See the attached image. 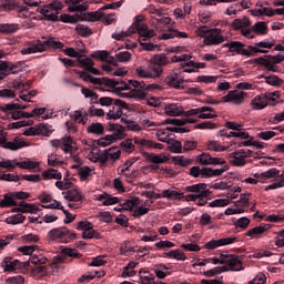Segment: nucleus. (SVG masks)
Instances as JSON below:
<instances>
[{
	"label": "nucleus",
	"instance_id": "nucleus-1",
	"mask_svg": "<svg viewBox=\"0 0 284 284\" xmlns=\"http://www.w3.org/2000/svg\"><path fill=\"white\" fill-rule=\"evenodd\" d=\"M184 192H189V194L184 195V201H187L189 203L210 196V189H207V184L205 183L185 186Z\"/></svg>",
	"mask_w": 284,
	"mask_h": 284
},
{
	"label": "nucleus",
	"instance_id": "nucleus-2",
	"mask_svg": "<svg viewBox=\"0 0 284 284\" xmlns=\"http://www.w3.org/2000/svg\"><path fill=\"white\" fill-rule=\"evenodd\" d=\"M284 61V54L277 53L276 55H263L260 58H256L253 60V63H256L257 65H262V68H265L268 72H280L278 63H283Z\"/></svg>",
	"mask_w": 284,
	"mask_h": 284
},
{
	"label": "nucleus",
	"instance_id": "nucleus-3",
	"mask_svg": "<svg viewBox=\"0 0 284 284\" xmlns=\"http://www.w3.org/2000/svg\"><path fill=\"white\" fill-rule=\"evenodd\" d=\"M252 156H254V151L250 149H237L229 154V161L234 168H245Z\"/></svg>",
	"mask_w": 284,
	"mask_h": 284
},
{
	"label": "nucleus",
	"instance_id": "nucleus-4",
	"mask_svg": "<svg viewBox=\"0 0 284 284\" xmlns=\"http://www.w3.org/2000/svg\"><path fill=\"white\" fill-rule=\"evenodd\" d=\"M139 205H141V200L139 197H132L131 200L121 202L122 210H130V212H132V216L135 219H141V216H145V214L150 212V207Z\"/></svg>",
	"mask_w": 284,
	"mask_h": 284
},
{
	"label": "nucleus",
	"instance_id": "nucleus-5",
	"mask_svg": "<svg viewBox=\"0 0 284 284\" xmlns=\"http://www.w3.org/2000/svg\"><path fill=\"white\" fill-rule=\"evenodd\" d=\"M61 10H63V2H61V0H53L48 6L40 8V14H42L47 21H59V11Z\"/></svg>",
	"mask_w": 284,
	"mask_h": 284
},
{
	"label": "nucleus",
	"instance_id": "nucleus-6",
	"mask_svg": "<svg viewBox=\"0 0 284 284\" xmlns=\"http://www.w3.org/2000/svg\"><path fill=\"white\" fill-rule=\"evenodd\" d=\"M48 237L49 241H55V243H70L77 235L70 232L68 227L61 226L49 231Z\"/></svg>",
	"mask_w": 284,
	"mask_h": 284
},
{
	"label": "nucleus",
	"instance_id": "nucleus-7",
	"mask_svg": "<svg viewBox=\"0 0 284 284\" xmlns=\"http://www.w3.org/2000/svg\"><path fill=\"white\" fill-rule=\"evenodd\" d=\"M63 199L67 201L68 207L71 210H79L83 205V192L79 189H71L63 192Z\"/></svg>",
	"mask_w": 284,
	"mask_h": 284
},
{
	"label": "nucleus",
	"instance_id": "nucleus-8",
	"mask_svg": "<svg viewBox=\"0 0 284 284\" xmlns=\"http://www.w3.org/2000/svg\"><path fill=\"white\" fill-rule=\"evenodd\" d=\"M78 77L82 79V81H89L93 85H106V88H114L116 85V82L114 79L110 78H94L85 71H75Z\"/></svg>",
	"mask_w": 284,
	"mask_h": 284
},
{
	"label": "nucleus",
	"instance_id": "nucleus-9",
	"mask_svg": "<svg viewBox=\"0 0 284 284\" xmlns=\"http://www.w3.org/2000/svg\"><path fill=\"white\" fill-rule=\"evenodd\" d=\"M224 48H229V52H235V54H241L242 57H252V52H258V50L254 47H247L245 49V44L239 41H232L224 44Z\"/></svg>",
	"mask_w": 284,
	"mask_h": 284
},
{
	"label": "nucleus",
	"instance_id": "nucleus-10",
	"mask_svg": "<svg viewBox=\"0 0 284 284\" xmlns=\"http://www.w3.org/2000/svg\"><path fill=\"white\" fill-rule=\"evenodd\" d=\"M250 26H252V22L250 21V18H237L233 20L232 28L233 30H240L241 34L243 37H246L247 39H252V30H250Z\"/></svg>",
	"mask_w": 284,
	"mask_h": 284
},
{
	"label": "nucleus",
	"instance_id": "nucleus-11",
	"mask_svg": "<svg viewBox=\"0 0 284 284\" xmlns=\"http://www.w3.org/2000/svg\"><path fill=\"white\" fill-rule=\"evenodd\" d=\"M26 141L16 138L12 141H8V139H6V132L2 133V135H0V148H3L4 150H12V151H17V150H21V148H26Z\"/></svg>",
	"mask_w": 284,
	"mask_h": 284
},
{
	"label": "nucleus",
	"instance_id": "nucleus-12",
	"mask_svg": "<svg viewBox=\"0 0 284 284\" xmlns=\"http://www.w3.org/2000/svg\"><path fill=\"white\" fill-rule=\"evenodd\" d=\"M245 97H247V93L241 91V90H232L229 91L226 95H224L222 99L224 103H232L233 105H242L245 101Z\"/></svg>",
	"mask_w": 284,
	"mask_h": 284
},
{
	"label": "nucleus",
	"instance_id": "nucleus-13",
	"mask_svg": "<svg viewBox=\"0 0 284 284\" xmlns=\"http://www.w3.org/2000/svg\"><path fill=\"white\" fill-rule=\"evenodd\" d=\"M224 265H227L230 268L229 272H243V261L239 255L230 254L224 255Z\"/></svg>",
	"mask_w": 284,
	"mask_h": 284
},
{
	"label": "nucleus",
	"instance_id": "nucleus-14",
	"mask_svg": "<svg viewBox=\"0 0 284 284\" xmlns=\"http://www.w3.org/2000/svg\"><path fill=\"white\" fill-rule=\"evenodd\" d=\"M54 132V129L50 124L40 123L29 130V133L27 135L32 136H50Z\"/></svg>",
	"mask_w": 284,
	"mask_h": 284
},
{
	"label": "nucleus",
	"instance_id": "nucleus-15",
	"mask_svg": "<svg viewBox=\"0 0 284 284\" xmlns=\"http://www.w3.org/2000/svg\"><path fill=\"white\" fill-rule=\"evenodd\" d=\"M253 17H274L275 12L270 4L265 2H257L255 9L251 10Z\"/></svg>",
	"mask_w": 284,
	"mask_h": 284
},
{
	"label": "nucleus",
	"instance_id": "nucleus-16",
	"mask_svg": "<svg viewBox=\"0 0 284 284\" xmlns=\"http://www.w3.org/2000/svg\"><path fill=\"white\" fill-rule=\"evenodd\" d=\"M131 28H133L131 29L132 34L138 32L140 39H144V41H146V39H152V37H156V32L153 29H150L148 24H135Z\"/></svg>",
	"mask_w": 284,
	"mask_h": 284
},
{
	"label": "nucleus",
	"instance_id": "nucleus-17",
	"mask_svg": "<svg viewBox=\"0 0 284 284\" xmlns=\"http://www.w3.org/2000/svg\"><path fill=\"white\" fill-rule=\"evenodd\" d=\"M232 243H236V236H229L220 240H211L204 245V247L206 250H216V247H225V245H232Z\"/></svg>",
	"mask_w": 284,
	"mask_h": 284
},
{
	"label": "nucleus",
	"instance_id": "nucleus-18",
	"mask_svg": "<svg viewBox=\"0 0 284 284\" xmlns=\"http://www.w3.org/2000/svg\"><path fill=\"white\" fill-rule=\"evenodd\" d=\"M225 41V38H223V34H221V30L214 29L209 32L206 36V39L203 40L204 45H219Z\"/></svg>",
	"mask_w": 284,
	"mask_h": 284
},
{
	"label": "nucleus",
	"instance_id": "nucleus-19",
	"mask_svg": "<svg viewBox=\"0 0 284 284\" xmlns=\"http://www.w3.org/2000/svg\"><path fill=\"white\" fill-rule=\"evenodd\" d=\"M114 105L109 110V112L106 113V119L109 121H116L118 119H121V116H123V105H125V103L121 102V100H114Z\"/></svg>",
	"mask_w": 284,
	"mask_h": 284
},
{
	"label": "nucleus",
	"instance_id": "nucleus-20",
	"mask_svg": "<svg viewBox=\"0 0 284 284\" xmlns=\"http://www.w3.org/2000/svg\"><path fill=\"white\" fill-rule=\"evenodd\" d=\"M21 54H37V52H45V44L43 41L38 40L36 42L29 43L28 47L21 49Z\"/></svg>",
	"mask_w": 284,
	"mask_h": 284
},
{
	"label": "nucleus",
	"instance_id": "nucleus-21",
	"mask_svg": "<svg viewBox=\"0 0 284 284\" xmlns=\"http://www.w3.org/2000/svg\"><path fill=\"white\" fill-rule=\"evenodd\" d=\"M133 141H134L135 145L145 148V150H163L162 143L154 142L152 140H148V139H143V138H134Z\"/></svg>",
	"mask_w": 284,
	"mask_h": 284
},
{
	"label": "nucleus",
	"instance_id": "nucleus-22",
	"mask_svg": "<svg viewBox=\"0 0 284 284\" xmlns=\"http://www.w3.org/2000/svg\"><path fill=\"white\" fill-rule=\"evenodd\" d=\"M199 163L201 165H225L223 158H212L209 153H202L199 155Z\"/></svg>",
	"mask_w": 284,
	"mask_h": 284
},
{
	"label": "nucleus",
	"instance_id": "nucleus-23",
	"mask_svg": "<svg viewBox=\"0 0 284 284\" xmlns=\"http://www.w3.org/2000/svg\"><path fill=\"white\" fill-rule=\"evenodd\" d=\"M183 77L179 75L178 73H171L165 78V83L170 88H174V90H183Z\"/></svg>",
	"mask_w": 284,
	"mask_h": 284
},
{
	"label": "nucleus",
	"instance_id": "nucleus-24",
	"mask_svg": "<svg viewBox=\"0 0 284 284\" xmlns=\"http://www.w3.org/2000/svg\"><path fill=\"white\" fill-rule=\"evenodd\" d=\"M154 27L159 32H165V30H172V18L170 17H160L154 18Z\"/></svg>",
	"mask_w": 284,
	"mask_h": 284
},
{
	"label": "nucleus",
	"instance_id": "nucleus-25",
	"mask_svg": "<svg viewBox=\"0 0 284 284\" xmlns=\"http://www.w3.org/2000/svg\"><path fill=\"white\" fill-rule=\"evenodd\" d=\"M109 132H111V136L115 141H121L122 139H125V128L119 123H109Z\"/></svg>",
	"mask_w": 284,
	"mask_h": 284
},
{
	"label": "nucleus",
	"instance_id": "nucleus-26",
	"mask_svg": "<svg viewBox=\"0 0 284 284\" xmlns=\"http://www.w3.org/2000/svg\"><path fill=\"white\" fill-rule=\"evenodd\" d=\"M41 204L45 210H63L61 202L52 199V195H43L41 199Z\"/></svg>",
	"mask_w": 284,
	"mask_h": 284
},
{
	"label": "nucleus",
	"instance_id": "nucleus-27",
	"mask_svg": "<svg viewBox=\"0 0 284 284\" xmlns=\"http://www.w3.org/2000/svg\"><path fill=\"white\" fill-rule=\"evenodd\" d=\"M270 224H260L253 229H250L246 232V236H248L250 239H258V236H263V234H267V232H270Z\"/></svg>",
	"mask_w": 284,
	"mask_h": 284
},
{
	"label": "nucleus",
	"instance_id": "nucleus-28",
	"mask_svg": "<svg viewBox=\"0 0 284 284\" xmlns=\"http://www.w3.org/2000/svg\"><path fill=\"white\" fill-rule=\"evenodd\" d=\"M229 170H230L229 166H223L221 169L202 168V179H212V176H222Z\"/></svg>",
	"mask_w": 284,
	"mask_h": 284
},
{
	"label": "nucleus",
	"instance_id": "nucleus-29",
	"mask_svg": "<svg viewBox=\"0 0 284 284\" xmlns=\"http://www.w3.org/2000/svg\"><path fill=\"white\" fill-rule=\"evenodd\" d=\"M144 156L149 163H154V165L168 163V161H170V158L165 153H144Z\"/></svg>",
	"mask_w": 284,
	"mask_h": 284
},
{
	"label": "nucleus",
	"instance_id": "nucleus-30",
	"mask_svg": "<svg viewBox=\"0 0 284 284\" xmlns=\"http://www.w3.org/2000/svg\"><path fill=\"white\" fill-rule=\"evenodd\" d=\"M93 59H99L100 61H104L105 63H111V65H119V62L114 59V57L110 55V52L102 50L95 51L92 53Z\"/></svg>",
	"mask_w": 284,
	"mask_h": 284
},
{
	"label": "nucleus",
	"instance_id": "nucleus-31",
	"mask_svg": "<svg viewBox=\"0 0 284 284\" xmlns=\"http://www.w3.org/2000/svg\"><path fill=\"white\" fill-rule=\"evenodd\" d=\"M1 8L6 10L7 12H10L12 10H16V12H26L27 8L19 6V2L17 0H1Z\"/></svg>",
	"mask_w": 284,
	"mask_h": 284
},
{
	"label": "nucleus",
	"instance_id": "nucleus-32",
	"mask_svg": "<svg viewBox=\"0 0 284 284\" xmlns=\"http://www.w3.org/2000/svg\"><path fill=\"white\" fill-rule=\"evenodd\" d=\"M1 267L3 268V272H14L21 267V262L19 260L12 261V257H4L1 262Z\"/></svg>",
	"mask_w": 284,
	"mask_h": 284
},
{
	"label": "nucleus",
	"instance_id": "nucleus-33",
	"mask_svg": "<svg viewBox=\"0 0 284 284\" xmlns=\"http://www.w3.org/2000/svg\"><path fill=\"white\" fill-rule=\"evenodd\" d=\"M88 159L91 163H102L105 164L104 152L101 151L99 148H92L91 151L88 153Z\"/></svg>",
	"mask_w": 284,
	"mask_h": 284
},
{
	"label": "nucleus",
	"instance_id": "nucleus-34",
	"mask_svg": "<svg viewBox=\"0 0 284 284\" xmlns=\"http://www.w3.org/2000/svg\"><path fill=\"white\" fill-rule=\"evenodd\" d=\"M160 195L161 199H168L169 201H181L182 199H185V195H183L182 192H179L174 189L163 190Z\"/></svg>",
	"mask_w": 284,
	"mask_h": 284
},
{
	"label": "nucleus",
	"instance_id": "nucleus-35",
	"mask_svg": "<svg viewBox=\"0 0 284 284\" xmlns=\"http://www.w3.org/2000/svg\"><path fill=\"white\" fill-rule=\"evenodd\" d=\"M164 112L168 116H182L183 106L180 103H169L164 106Z\"/></svg>",
	"mask_w": 284,
	"mask_h": 284
},
{
	"label": "nucleus",
	"instance_id": "nucleus-36",
	"mask_svg": "<svg viewBox=\"0 0 284 284\" xmlns=\"http://www.w3.org/2000/svg\"><path fill=\"white\" fill-rule=\"evenodd\" d=\"M275 43L274 41H260L255 43V45H250V48H256L257 51H252V57L254 54H267V50L274 48ZM261 48H265L267 50H263Z\"/></svg>",
	"mask_w": 284,
	"mask_h": 284
},
{
	"label": "nucleus",
	"instance_id": "nucleus-37",
	"mask_svg": "<svg viewBox=\"0 0 284 284\" xmlns=\"http://www.w3.org/2000/svg\"><path fill=\"white\" fill-rule=\"evenodd\" d=\"M103 152L105 163H108V161H112L114 163L115 161H119V159H121V149H119L118 146L105 149L103 150Z\"/></svg>",
	"mask_w": 284,
	"mask_h": 284
},
{
	"label": "nucleus",
	"instance_id": "nucleus-38",
	"mask_svg": "<svg viewBox=\"0 0 284 284\" xmlns=\"http://www.w3.org/2000/svg\"><path fill=\"white\" fill-rule=\"evenodd\" d=\"M281 176V171L276 168L270 169L262 173H255V179L260 181H267V179H278Z\"/></svg>",
	"mask_w": 284,
	"mask_h": 284
},
{
	"label": "nucleus",
	"instance_id": "nucleus-39",
	"mask_svg": "<svg viewBox=\"0 0 284 284\" xmlns=\"http://www.w3.org/2000/svg\"><path fill=\"white\" fill-rule=\"evenodd\" d=\"M95 201H100L102 205H116L119 203V197L110 195L108 192H103L95 196Z\"/></svg>",
	"mask_w": 284,
	"mask_h": 284
},
{
	"label": "nucleus",
	"instance_id": "nucleus-40",
	"mask_svg": "<svg viewBox=\"0 0 284 284\" xmlns=\"http://www.w3.org/2000/svg\"><path fill=\"white\" fill-rule=\"evenodd\" d=\"M71 170H78V175L81 181H88V178L92 176L93 172V170L90 166H80V164L71 165Z\"/></svg>",
	"mask_w": 284,
	"mask_h": 284
},
{
	"label": "nucleus",
	"instance_id": "nucleus-41",
	"mask_svg": "<svg viewBox=\"0 0 284 284\" xmlns=\"http://www.w3.org/2000/svg\"><path fill=\"white\" fill-rule=\"evenodd\" d=\"M169 270L170 268L165 264H156L153 266V272L156 278H160V280L168 278V276L172 274Z\"/></svg>",
	"mask_w": 284,
	"mask_h": 284
},
{
	"label": "nucleus",
	"instance_id": "nucleus-42",
	"mask_svg": "<svg viewBox=\"0 0 284 284\" xmlns=\"http://www.w3.org/2000/svg\"><path fill=\"white\" fill-rule=\"evenodd\" d=\"M88 134H94V136H101L105 132V126L101 122H92L87 128Z\"/></svg>",
	"mask_w": 284,
	"mask_h": 284
},
{
	"label": "nucleus",
	"instance_id": "nucleus-43",
	"mask_svg": "<svg viewBox=\"0 0 284 284\" xmlns=\"http://www.w3.org/2000/svg\"><path fill=\"white\" fill-rule=\"evenodd\" d=\"M42 178L44 181H61V179H63V174H61L59 170L49 169L42 172Z\"/></svg>",
	"mask_w": 284,
	"mask_h": 284
},
{
	"label": "nucleus",
	"instance_id": "nucleus-44",
	"mask_svg": "<svg viewBox=\"0 0 284 284\" xmlns=\"http://www.w3.org/2000/svg\"><path fill=\"white\" fill-rule=\"evenodd\" d=\"M267 105V101L265 100V95H256L251 100V108L252 110H265Z\"/></svg>",
	"mask_w": 284,
	"mask_h": 284
},
{
	"label": "nucleus",
	"instance_id": "nucleus-45",
	"mask_svg": "<svg viewBox=\"0 0 284 284\" xmlns=\"http://www.w3.org/2000/svg\"><path fill=\"white\" fill-rule=\"evenodd\" d=\"M71 119L75 121V123H79L80 125H87L88 124V112L85 110H77L74 113L71 115Z\"/></svg>",
	"mask_w": 284,
	"mask_h": 284
},
{
	"label": "nucleus",
	"instance_id": "nucleus-46",
	"mask_svg": "<svg viewBox=\"0 0 284 284\" xmlns=\"http://www.w3.org/2000/svg\"><path fill=\"white\" fill-rule=\"evenodd\" d=\"M199 121L197 119L194 118H187V119H165L162 123L165 125H185L187 123H196Z\"/></svg>",
	"mask_w": 284,
	"mask_h": 284
},
{
	"label": "nucleus",
	"instance_id": "nucleus-47",
	"mask_svg": "<svg viewBox=\"0 0 284 284\" xmlns=\"http://www.w3.org/2000/svg\"><path fill=\"white\" fill-rule=\"evenodd\" d=\"M102 17H103V12H101V9H100L98 11L83 13L81 17V21H89V22L101 21Z\"/></svg>",
	"mask_w": 284,
	"mask_h": 284
},
{
	"label": "nucleus",
	"instance_id": "nucleus-48",
	"mask_svg": "<svg viewBox=\"0 0 284 284\" xmlns=\"http://www.w3.org/2000/svg\"><path fill=\"white\" fill-rule=\"evenodd\" d=\"M216 116L219 115L216 114V111H214L212 108L201 106L197 119H216Z\"/></svg>",
	"mask_w": 284,
	"mask_h": 284
},
{
	"label": "nucleus",
	"instance_id": "nucleus-49",
	"mask_svg": "<svg viewBox=\"0 0 284 284\" xmlns=\"http://www.w3.org/2000/svg\"><path fill=\"white\" fill-rule=\"evenodd\" d=\"M0 168H2V170H8V172H12V170H17V168H19V160L2 159L0 161Z\"/></svg>",
	"mask_w": 284,
	"mask_h": 284
},
{
	"label": "nucleus",
	"instance_id": "nucleus-50",
	"mask_svg": "<svg viewBox=\"0 0 284 284\" xmlns=\"http://www.w3.org/2000/svg\"><path fill=\"white\" fill-rule=\"evenodd\" d=\"M166 258H174L175 261H187V256L181 250H171L164 253Z\"/></svg>",
	"mask_w": 284,
	"mask_h": 284
},
{
	"label": "nucleus",
	"instance_id": "nucleus-51",
	"mask_svg": "<svg viewBox=\"0 0 284 284\" xmlns=\"http://www.w3.org/2000/svg\"><path fill=\"white\" fill-rule=\"evenodd\" d=\"M129 85L132 88H138L139 90H156L159 88L158 84H145L143 81L129 80Z\"/></svg>",
	"mask_w": 284,
	"mask_h": 284
},
{
	"label": "nucleus",
	"instance_id": "nucleus-52",
	"mask_svg": "<svg viewBox=\"0 0 284 284\" xmlns=\"http://www.w3.org/2000/svg\"><path fill=\"white\" fill-rule=\"evenodd\" d=\"M260 79H265V83H267V85H273L274 88H281V85H283V79L278 78V75H260Z\"/></svg>",
	"mask_w": 284,
	"mask_h": 284
},
{
	"label": "nucleus",
	"instance_id": "nucleus-53",
	"mask_svg": "<svg viewBox=\"0 0 284 284\" xmlns=\"http://www.w3.org/2000/svg\"><path fill=\"white\" fill-rule=\"evenodd\" d=\"M60 150H62L64 154H72V136L65 135L61 138Z\"/></svg>",
	"mask_w": 284,
	"mask_h": 284
},
{
	"label": "nucleus",
	"instance_id": "nucleus-54",
	"mask_svg": "<svg viewBox=\"0 0 284 284\" xmlns=\"http://www.w3.org/2000/svg\"><path fill=\"white\" fill-rule=\"evenodd\" d=\"M40 163L37 161H32L30 159L24 160V161H18V168L20 170H39Z\"/></svg>",
	"mask_w": 284,
	"mask_h": 284
},
{
	"label": "nucleus",
	"instance_id": "nucleus-55",
	"mask_svg": "<svg viewBox=\"0 0 284 284\" xmlns=\"http://www.w3.org/2000/svg\"><path fill=\"white\" fill-rule=\"evenodd\" d=\"M150 63L152 65L163 68V65H168L170 61L168 60V57H165V54H155L150 59Z\"/></svg>",
	"mask_w": 284,
	"mask_h": 284
},
{
	"label": "nucleus",
	"instance_id": "nucleus-56",
	"mask_svg": "<svg viewBox=\"0 0 284 284\" xmlns=\"http://www.w3.org/2000/svg\"><path fill=\"white\" fill-rule=\"evenodd\" d=\"M225 272H230V270H227V267H225V266H215L213 268L205 271L204 276H206V278H212V277L219 276V274H223Z\"/></svg>",
	"mask_w": 284,
	"mask_h": 284
},
{
	"label": "nucleus",
	"instance_id": "nucleus-57",
	"mask_svg": "<svg viewBox=\"0 0 284 284\" xmlns=\"http://www.w3.org/2000/svg\"><path fill=\"white\" fill-rule=\"evenodd\" d=\"M44 51L45 48H52V50H63V43L54 38H49L44 40L43 42Z\"/></svg>",
	"mask_w": 284,
	"mask_h": 284
},
{
	"label": "nucleus",
	"instance_id": "nucleus-58",
	"mask_svg": "<svg viewBox=\"0 0 284 284\" xmlns=\"http://www.w3.org/2000/svg\"><path fill=\"white\" fill-rule=\"evenodd\" d=\"M139 274L141 284H154V275L150 271L141 268Z\"/></svg>",
	"mask_w": 284,
	"mask_h": 284
},
{
	"label": "nucleus",
	"instance_id": "nucleus-59",
	"mask_svg": "<svg viewBox=\"0 0 284 284\" xmlns=\"http://www.w3.org/2000/svg\"><path fill=\"white\" fill-rule=\"evenodd\" d=\"M172 161L174 165H179L180 168H190L192 165V160L183 155H175L172 158Z\"/></svg>",
	"mask_w": 284,
	"mask_h": 284
},
{
	"label": "nucleus",
	"instance_id": "nucleus-60",
	"mask_svg": "<svg viewBox=\"0 0 284 284\" xmlns=\"http://www.w3.org/2000/svg\"><path fill=\"white\" fill-rule=\"evenodd\" d=\"M169 145L170 152L173 154H181L183 152V144H181V141L174 140L171 138V141L166 143Z\"/></svg>",
	"mask_w": 284,
	"mask_h": 284
},
{
	"label": "nucleus",
	"instance_id": "nucleus-61",
	"mask_svg": "<svg viewBox=\"0 0 284 284\" xmlns=\"http://www.w3.org/2000/svg\"><path fill=\"white\" fill-rule=\"evenodd\" d=\"M19 30V24L17 23H0L1 34H12Z\"/></svg>",
	"mask_w": 284,
	"mask_h": 284
},
{
	"label": "nucleus",
	"instance_id": "nucleus-62",
	"mask_svg": "<svg viewBox=\"0 0 284 284\" xmlns=\"http://www.w3.org/2000/svg\"><path fill=\"white\" fill-rule=\"evenodd\" d=\"M207 150L211 152H225L230 150V145L223 146L217 141L211 140L207 142Z\"/></svg>",
	"mask_w": 284,
	"mask_h": 284
},
{
	"label": "nucleus",
	"instance_id": "nucleus-63",
	"mask_svg": "<svg viewBox=\"0 0 284 284\" xmlns=\"http://www.w3.org/2000/svg\"><path fill=\"white\" fill-rule=\"evenodd\" d=\"M23 221H26V215H23L21 213L10 215L6 219V223L8 225H19V224L23 223Z\"/></svg>",
	"mask_w": 284,
	"mask_h": 284
},
{
	"label": "nucleus",
	"instance_id": "nucleus-64",
	"mask_svg": "<svg viewBox=\"0 0 284 284\" xmlns=\"http://www.w3.org/2000/svg\"><path fill=\"white\" fill-rule=\"evenodd\" d=\"M48 165L59 168V165H63V159L59 154L51 153L48 155Z\"/></svg>",
	"mask_w": 284,
	"mask_h": 284
}]
</instances>
